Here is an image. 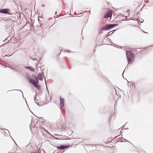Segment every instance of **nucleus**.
Here are the masks:
<instances>
[{"instance_id":"obj_1","label":"nucleus","mask_w":153,"mask_h":153,"mask_svg":"<svg viewBox=\"0 0 153 153\" xmlns=\"http://www.w3.org/2000/svg\"><path fill=\"white\" fill-rule=\"evenodd\" d=\"M126 58L128 64H132L134 61V57L133 53L129 50L126 52Z\"/></svg>"},{"instance_id":"obj_2","label":"nucleus","mask_w":153,"mask_h":153,"mask_svg":"<svg viewBox=\"0 0 153 153\" xmlns=\"http://www.w3.org/2000/svg\"><path fill=\"white\" fill-rule=\"evenodd\" d=\"M32 77L33 79L32 78L29 79V82L38 89H40L41 87L39 85H38L39 82L38 79L36 76L33 75H32Z\"/></svg>"},{"instance_id":"obj_3","label":"nucleus","mask_w":153,"mask_h":153,"mask_svg":"<svg viewBox=\"0 0 153 153\" xmlns=\"http://www.w3.org/2000/svg\"><path fill=\"white\" fill-rule=\"evenodd\" d=\"M117 26V25L115 24H110L105 25L103 27L102 30H109L115 26Z\"/></svg>"},{"instance_id":"obj_4","label":"nucleus","mask_w":153,"mask_h":153,"mask_svg":"<svg viewBox=\"0 0 153 153\" xmlns=\"http://www.w3.org/2000/svg\"><path fill=\"white\" fill-rule=\"evenodd\" d=\"M112 15V11L111 10H108L106 12V13L105 14L104 18H107L111 17Z\"/></svg>"},{"instance_id":"obj_5","label":"nucleus","mask_w":153,"mask_h":153,"mask_svg":"<svg viewBox=\"0 0 153 153\" xmlns=\"http://www.w3.org/2000/svg\"><path fill=\"white\" fill-rule=\"evenodd\" d=\"M9 11L10 10L8 9H1L0 10V13L10 14Z\"/></svg>"},{"instance_id":"obj_6","label":"nucleus","mask_w":153,"mask_h":153,"mask_svg":"<svg viewBox=\"0 0 153 153\" xmlns=\"http://www.w3.org/2000/svg\"><path fill=\"white\" fill-rule=\"evenodd\" d=\"M69 146V145L68 144V146H59L56 147V148L59 149L63 150L65 148H68Z\"/></svg>"},{"instance_id":"obj_7","label":"nucleus","mask_w":153,"mask_h":153,"mask_svg":"<svg viewBox=\"0 0 153 153\" xmlns=\"http://www.w3.org/2000/svg\"><path fill=\"white\" fill-rule=\"evenodd\" d=\"M60 107L61 108L63 107L64 106L65 100L63 98L60 97Z\"/></svg>"},{"instance_id":"obj_8","label":"nucleus","mask_w":153,"mask_h":153,"mask_svg":"<svg viewBox=\"0 0 153 153\" xmlns=\"http://www.w3.org/2000/svg\"><path fill=\"white\" fill-rule=\"evenodd\" d=\"M25 68L27 69H28L30 70L31 71H32L33 72L34 71V70L33 68H32L31 67H28L27 66L25 67Z\"/></svg>"},{"instance_id":"obj_9","label":"nucleus","mask_w":153,"mask_h":153,"mask_svg":"<svg viewBox=\"0 0 153 153\" xmlns=\"http://www.w3.org/2000/svg\"><path fill=\"white\" fill-rule=\"evenodd\" d=\"M37 77L39 79L41 80L42 79V75L41 74H38L37 75Z\"/></svg>"},{"instance_id":"obj_10","label":"nucleus","mask_w":153,"mask_h":153,"mask_svg":"<svg viewBox=\"0 0 153 153\" xmlns=\"http://www.w3.org/2000/svg\"><path fill=\"white\" fill-rule=\"evenodd\" d=\"M34 130H36V132H35V133H37V128H34ZM32 133H35V132H34L33 131V130H32Z\"/></svg>"},{"instance_id":"obj_11","label":"nucleus","mask_w":153,"mask_h":153,"mask_svg":"<svg viewBox=\"0 0 153 153\" xmlns=\"http://www.w3.org/2000/svg\"><path fill=\"white\" fill-rule=\"evenodd\" d=\"M40 128L41 130H43L44 131H47V130H46L44 128L42 127H40Z\"/></svg>"},{"instance_id":"obj_12","label":"nucleus","mask_w":153,"mask_h":153,"mask_svg":"<svg viewBox=\"0 0 153 153\" xmlns=\"http://www.w3.org/2000/svg\"><path fill=\"white\" fill-rule=\"evenodd\" d=\"M111 31H110V32H109L108 33V34H112L114 32H113L112 33H111Z\"/></svg>"},{"instance_id":"obj_13","label":"nucleus","mask_w":153,"mask_h":153,"mask_svg":"<svg viewBox=\"0 0 153 153\" xmlns=\"http://www.w3.org/2000/svg\"><path fill=\"white\" fill-rule=\"evenodd\" d=\"M54 135H59L58 134H54Z\"/></svg>"},{"instance_id":"obj_14","label":"nucleus","mask_w":153,"mask_h":153,"mask_svg":"<svg viewBox=\"0 0 153 153\" xmlns=\"http://www.w3.org/2000/svg\"><path fill=\"white\" fill-rule=\"evenodd\" d=\"M59 139V140H62V139L65 140V139Z\"/></svg>"},{"instance_id":"obj_15","label":"nucleus","mask_w":153,"mask_h":153,"mask_svg":"<svg viewBox=\"0 0 153 153\" xmlns=\"http://www.w3.org/2000/svg\"><path fill=\"white\" fill-rule=\"evenodd\" d=\"M39 18H38V20H39Z\"/></svg>"},{"instance_id":"obj_16","label":"nucleus","mask_w":153,"mask_h":153,"mask_svg":"<svg viewBox=\"0 0 153 153\" xmlns=\"http://www.w3.org/2000/svg\"><path fill=\"white\" fill-rule=\"evenodd\" d=\"M31 153H36V152H32Z\"/></svg>"}]
</instances>
